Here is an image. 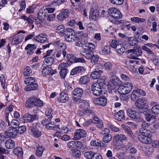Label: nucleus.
<instances>
[{"mask_svg": "<svg viewBox=\"0 0 159 159\" xmlns=\"http://www.w3.org/2000/svg\"><path fill=\"white\" fill-rule=\"evenodd\" d=\"M75 148H84L86 146L83 145L81 142L79 141H75Z\"/></svg>", "mask_w": 159, "mask_h": 159, "instance_id": "obj_64", "label": "nucleus"}, {"mask_svg": "<svg viewBox=\"0 0 159 159\" xmlns=\"http://www.w3.org/2000/svg\"><path fill=\"white\" fill-rule=\"evenodd\" d=\"M111 52L110 46L107 45L105 46L102 50L100 51V53L102 55L108 54Z\"/></svg>", "mask_w": 159, "mask_h": 159, "instance_id": "obj_35", "label": "nucleus"}, {"mask_svg": "<svg viewBox=\"0 0 159 159\" xmlns=\"http://www.w3.org/2000/svg\"><path fill=\"white\" fill-rule=\"evenodd\" d=\"M38 85L35 82L31 84H28L25 88L24 89L26 91L36 90L38 89Z\"/></svg>", "mask_w": 159, "mask_h": 159, "instance_id": "obj_18", "label": "nucleus"}, {"mask_svg": "<svg viewBox=\"0 0 159 159\" xmlns=\"http://www.w3.org/2000/svg\"><path fill=\"white\" fill-rule=\"evenodd\" d=\"M100 70H95L92 72L90 74V77L93 79H98L101 76L100 72H102Z\"/></svg>", "mask_w": 159, "mask_h": 159, "instance_id": "obj_29", "label": "nucleus"}, {"mask_svg": "<svg viewBox=\"0 0 159 159\" xmlns=\"http://www.w3.org/2000/svg\"><path fill=\"white\" fill-rule=\"evenodd\" d=\"M99 58V57L97 55L93 53L91 57L89 59H91V62L92 63L95 64L98 62Z\"/></svg>", "mask_w": 159, "mask_h": 159, "instance_id": "obj_49", "label": "nucleus"}, {"mask_svg": "<svg viewBox=\"0 0 159 159\" xmlns=\"http://www.w3.org/2000/svg\"><path fill=\"white\" fill-rule=\"evenodd\" d=\"M23 37L22 35H18L13 37V39L11 42L13 45L17 44L22 41Z\"/></svg>", "mask_w": 159, "mask_h": 159, "instance_id": "obj_24", "label": "nucleus"}, {"mask_svg": "<svg viewBox=\"0 0 159 159\" xmlns=\"http://www.w3.org/2000/svg\"><path fill=\"white\" fill-rule=\"evenodd\" d=\"M104 80L102 78L98 79L97 80V82L96 84L98 85L99 87L104 88V86L105 85L104 83Z\"/></svg>", "mask_w": 159, "mask_h": 159, "instance_id": "obj_50", "label": "nucleus"}, {"mask_svg": "<svg viewBox=\"0 0 159 159\" xmlns=\"http://www.w3.org/2000/svg\"><path fill=\"white\" fill-rule=\"evenodd\" d=\"M35 97H31L27 99L25 102V107L27 108H30L35 106Z\"/></svg>", "mask_w": 159, "mask_h": 159, "instance_id": "obj_15", "label": "nucleus"}, {"mask_svg": "<svg viewBox=\"0 0 159 159\" xmlns=\"http://www.w3.org/2000/svg\"><path fill=\"white\" fill-rule=\"evenodd\" d=\"M36 49L35 46L34 44H29L25 47V49L27 50L29 49V50L33 51L34 50Z\"/></svg>", "mask_w": 159, "mask_h": 159, "instance_id": "obj_57", "label": "nucleus"}, {"mask_svg": "<svg viewBox=\"0 0 159 159\" xmlns=\"http://www.w3.org/2000/svg\"><path fill=\"white\" fill-rule=\"evenodd\" d=\"M20 122L17 120L15 119L12 120L10 122V124L9 126H11V127L10 129H16L20 126Z\"/></svg>", "mask_w": 159, "mask_h": 159, "instance_id": "obj_31", "label": "nucleus"}, {"mask_svg": "<svg viewBox=\"0 0 159 159\" xmlns=\"http://www.w3.org/2000/svg\"><path fill=\"white\" fill-rule=\"evenodd\" d=\"M60 74L61 78H64L66 77L67 74V69H61Z\"/></svg>", "mask_w": 159, "mask_h": 159, "instance_id": "obj_63", "label": "nucleus"}, {"mask_svg": "<svg viewBox=\"0 0 159 159\" xmlns=\"http://www.w3.org/2000/svg\"><path fill=\"white\" fill-rule=\"evenodd\" d=\"M20 18L21 19L26 20L29 24L31 25L33 24V18L32 16H29L28 17L25 16H23Z\"/></svg>", "mask_w": 159, "mask_h": 159, "instance_id": "obj_42", "label": "nucleus"}, {"mask_svg": "<svg viewBox=\"0 0 159 159\" xmlns=\"http://www.w3.org/2000/svg\"><path fill=\"white\" fill-rule=\"evenodd\" d=\"M151 112L152 114L155 115L159 114V104L152 107L151 108Z\"/></svg>", "mask_w": 159, "mask_h": 159, "instance_id": "obj_45", "label": "nucleus"}, {"mask_svg": "<svg viewBox=\"0 0 159 159\" xmlns=\"http://www.w3.org/2000/svg\"><path fill=\"white\" fill-rule=\"evenodd\" d=\"M83 93V90L80 88H75L73 92V94L74 96H76L78 98V99H80Z\"/></svg>", "mask_w": 159, "mask_h": 159, "instance_id": "obj_25", "label": "nucleus"}, {"mask_svg": "<svg viewBox=\"0 0 159 159\" xmlns=\"http://www.w3.org/2000/svg\"><path fill=\"white\" fill-rule=\"evenodd\" d=\"M118 10L114 7H110L109 8L108 10V13L111 14V15L112 16V15H113V14H115V13L117 12V11H118Z\"/></svg>", "mask_w": 159, "mask_h": 159, "instance_id": "obj_60", "label": "nucleus"}, {"mask_svg": "<svg viewBox=\"0 0 159 159\" xmlns=\"http://www.w3.org/2000/svg\"><path fill=\"white\" fill-rule=\"evenodd\" d=\"M53 114V109L51 108H49L45 112V115L48 118H52Z\"/></svg>", "mask_w": 159, "mask_h": 159, "instance_id": "obj_51", "label": "nucleus"}, {"mask_svg": "<svg viewBox=\"0 0 159 159\" xmlns=\"http://www.w3.org/2000/svg\"><path fill=\"white\" fill-rule=\"evenodd\" d=\"M112 17L116 19H121L122 17V14L118 10L117 11V12H116V13H115V14H113Z\"/></svg>", "mask_w": 159, "mask_h": 159, "instance_id": "obj_59", "label": "nucleus"}, {"mask_svg": "<svg viewBox=\"0 0 159 159\" xmlns=\"http://www.w3.org/2000/svg\"><path fill=\"white\" fill-rule=\"evenodd\" d=\"M52 118H48V119H45L44 120H43L42 121V123L43 125H46L48 124H50V125H54V124H53V122H51V119ZM54 122H53V123Z\"/></svg>", "mask_w": 159, "mask_h": 159, "instance_id": "obj_56", "label": "nucleus"}, {"mask_svg": "<svg viewBox=\"0 0 159 159\" xmlns=\"http://www.w3.org/2000/svg\"><path fill=\"white\" fill-rule=\"evenodd\" d=\"M89 80V78L87 75L81 77L79 83L80 84H87Z\"/></svg>", "mask_w": 159, "mask_h": 159, "instance_id": "obj_41", "label": "nucleus"}, {"mask_svg": "<svg viewBox=\"0 0 159 159\" xmlns=\"http://www.w3.org/2000/svg\"><path fill=\"white\" fill-rule=\"evenodd\" d=\"M145 119L147 121H150L152 119H155V116L153 115L149 114L148 113L146 114L145 115Z\"/></svg>", "mask_w": 159, "mask_h": 159, "instance_id": "obj_54", "label": "nucleus"}, {"mask_svg": "<svg viewBox=\"0 0 159 159\" xmlns=\"http://www.w3.org/2000/svg\"><path fill=\"white\" fill-rule=\"evenodd\" d=\"M29 132L31 135L37 138H39L42 134V132L37 129L34 124L29 127Z\"/></svg>", "mask_w": 159, "mask_h": 159, "instance_id": "obj_2", "label": "nucleus"}, {"mask_svg": "<svg viewBox=\"0 0 159 159\" xmlns=\"http://www.w3.org/2000/svg\"><path fill=\"white\" fill-rule=\"evenodd\" d=\"M35 106L42 107L43 105V102L35 97Z\"/></svg>", "mask_w": 159, "mask_h": 159, "instance_id": "obj_58", "label": "nucleus"}, {"mask_svg": "<svg viewBox=\"0 0 159 159\" xmlns=\"http://www.w3.org/2000/svg\"><path fill=\"white\" fill-rule=\"evenodd\" d=\"M56 72V70H52L50 67H48L47 66L44 67L42 71V75L44 76L47 75H52L55 74Z\"/></svg>", "mask_w": 159, "mask_h": 159, "instance_id": "obj_9", "label": "nucleus"}, {"mask_svg": "<svg viewBox=\"0 0 159 159\" xmlns=\"http://www.w3.org/2000/svg\"><path fill=\"white\" fill-rule=\"evenodd\" d=\"M117 91L120 94H126L129 92L124 85L119 86L117 89Z\"/></svg>", "mask_w": 159, "mask_h": 159, "instance_id": "obj_38", "label": "nucleus"}, {"mask_svg": "<svg viewBox=\"0 0 159 159\" xmlns=\"http://www.w3.org/2000/svg\"><path fill=\"white\" fill-rule=\"evenodd\" d=\"M63 34L64 36L69 35H75V31L72 28H67L63 32Z\"/></svg>", "mask_w": 159, "mask_h": 159, "instance_id": "obj_30", "label": "nucleus"}, {"mask_svg": "<svg viewBox=\"0 0 159 159\" xmlns=\"http://www.w3.org/2000/svg\"><path fill=\"white\" fill-rule=\"evenodd\" d=\"M31 72L30 67L29 66H26L24 69L23 74L24 75L27 76L29 75L31 73Z\"/></svg>", "mask_w": 159, "mask_h": 159, "instance_id": "obj_62", "label": "nucleus"}, {"mask_svg": "<svg viewBox=\"0 0 159 159\" xmlns=\"http://www.w3.org/2000/svg\"><path fill=\"white\" fill-rule=\"evenodd\" d=\"M126 112L129 117L135 119L136 122H141L143 120L139 112H136L130 108H128L127 109Z\"/></svg>", "mask_w": 159, "mask_h": 159, "instance_id": "obj_1", "label": "nucleus"}, {"mask_svg": "<svg viewBox=\"0 0 159 159\" xmlns=\"http://www.w3.org/2000/svg\"><path fill=\"white\" fill-rule=\"evenodd\" d=\"M111 139V134H107L104 135L102 140L103 143H108Z\"/></svg>", "mask_w": 159, "mask_h": 159, "instance_id": "obj_46", "label": "nucleus"}, {"mask_svg": "<svg viewBox=\"0 0 159 159\" xmlns=\"http://www.w3.org/2000/svg\"><path fill=\"white\" fill-rule=\"evenodd\" d=\"M53 44L54 46L59 47V50H61V49L66 50L67 48L66 44L64 43L61 42L60 40L54 42Z\"/></svg>", "mask_w": 159, "mask_h": 159, "instance_id": "obj_26", "label": "nucleus"}, {"mask_svg": "<svg viewBox=\"0 0 159 159\" xmlns=\"http://www.w3.org/2000/svg\"><path fill=\"white\" fill-rule=\"evenodd\" d=\"M44 150V148L41 146H39L37 148L36 151V156L39 157H40L42 156L43 151Z\"/></svg>", "mask_w": 159, "mask_h": 159, "instance_id": "obj_43", "label": "nucleus"}, {"mask_svg": "<svg viewBox=\"0 0 159 159\" xmlns=\"http://www.w3.org/2000/svg\"><path fill=\"white\" fill-rule=\"evenodd\" d=\"M124 86L129 92L131 91L133 88V84L131 83L128 82L124 84Z\"/></svg>", "mask_w": 159, "mask_h": 159, "instance_id": "obj_61", "label": "nucleus"}, {"mask_svg": "<svg viewBox=\"0 0 159 159\" xmlns=\"http://www.w3.org/2000/svg\"><path fill=\"white\" fill-rule=\"evenodd\" d=\"M116 52L120 54H122L125 51V49L124 47L121 44H120L116 47Z\"/></svg>", "mask_w": 159, "mask_h": 159, "instance_id": "obj_37", "label": "nucleus"}, {"mask_svg": "<svg viewBox=\"0 0 159 159\" xmlns=\"http://www.w3.org/2000/svg\"><path fill=\"white\" fill-rule=\"evenodd\" d=\"M94 152L93 151H88L85 153L84 156L87 159H92L93 158Z\"/></svg>", "mask_w": 159, "mask_h": 159, "instance_id": "obj_47", "label": "nucleus"}, {"mask_svg": "<svg viewBox=\"0 0 159 159\" xmlns=\"http://www.w3.org/2000/svg\"><path fill=\"white\" fill-rule=\"evenodd\" d=\"M99 86L94 84L92 86V90L93 94L95 96L99 95L102 92V89L103 88L99 87Z\"/></svg>", "mask_w": 159, "mask_h": 159, "instance_id": "obj_12", "label": "nucleus"}, {"mask_svg": "<svg viewBox=\"0 0 159 159\" xmlns=\"http://www.w3.org/2000/svg\"><path fill=\"white\" fill-rule=\"evenodd\" d=\"M24 122L29 123L33 121L39 119L38 115H31L29 113H26L23 116Z\"/></svg>", "mask_w": 159, "mask_h": 159, "instance_id": "obj_3", "label": "nucleus"}, {"mask_svg": "<svg viewBox=\"0 0 159 159\" xmlns=\"http://www.w3.org/2000/svg\"><path fill=\"white\" fill-rule=\"evenodd\" d=\"M64 37L66 40L68 42H72L74 41H77L79 39V37H76L75 35L64 36Z\"/></svg>", "mask_w": 159, "mask_h": 159, "instance_id": "obj_34", "label": "nucleus"}, {"mask_svg": "<svg viewBox=\"0 0 159 159\" xmlns=\"http://www.w3.org/2000/svg\"><path fill=\"white\" fill-rule=\"evenodd\" d=\"M142 54V50L139 46L137 45L134 48L133 53L132 54L133 59H138V58L137 57L141 56Z\"/></svg>", "mask_w": 159, "mask_h": 159, "instance_id": "obj_8", "label": "nucleus"}, {"mask_svg": "<svg viewBox=\"0 0 159 159\" xmlns=\"http://www.w3.org/2000/svg\"><path fill=\"white\" fill-rule=\"evenodd\" d=\"M69 11L66 9L62 10L59 15L57 16V18L60 20H62L67 18L69 15Z\"/></svg>", "mask_w": 159, "mask_h": 159, "instance_id": "obj_14", "label": "nucleus"}, {"mask_svg": "<svg viewBox=\"0 0 159 159\" xmlns=\"http://www.w3.org/2000/svg\"><path fill=\"white\" fill-rule=\"evenodd\" d=\"M119 81L116 76L111 77V81L109 83L108 87L111 90L114 91H116L117 87L119 85Z\"/></svg>", "mask_w": 159, "mask_h": 159, "instance_id": "obj_4", "label": "nucleus"}, {"mask_svg": "<svg viewBox=\"0 0 159 159\" xmlns=\"http://www.w3.org/2000/svg\"><path fill=\"white\" fill-rule=\"evenodd\" d=\"M115 119L120 121L124 120L125 119V116L123 110H121L119 111L114 115Z\"/></svg>", "mask_w": 159, "mask_h": 159, "instance_id": "obj_17", "label": "nucleus"}, {"mask_svg": "<svg viewBox=\"0 0 159 159\" xmlns=\"http://www.w3.org/2000/svg\"><path fill=\"white\" fill-rule=\"evenodd\" d=\"M139 132L141 134L139 136L152 137V132L149 129L146 128H141L139 129Z\"/></svg>", "mask_w": 159, "mask_h": 159, "instance_id": "obj_16", "label": "nucleus"}, {"mask_svg": "<svg viewBox=\"0 0 159 159\" xmlns=\"http://www.w3.org/2000/svg\"><path fill=\"white\" fill-rule=\"evenodd\" d=\"M128 39V42L129 44L131 46H134L138 43V40L136 38L134 37H127Z\"/></svg>", "mask_w": 159, "mask_h": 159, "instance_id": "obj_36", "label": "nucleus"}, {"mask_svg": "<svg viewBox=\"0 0 159 159\" xmlns=\"http://www.w3.org/2000/svg\"><path fill=\"white\" fill-rule=\"evenodd\" d=\"M86 135V131L82 129H76L74 134V140H77L81 139L82 138L85 137Z\"/></svg>", "mask_w": 159, "mask_h": 159, "instance_id": "obj_6", "label": "nucleus"}, {"mask_svg": "<svg viewBox=\"0 0 159 159\" xmlns=\"http://www.w3.org/2000/svg\"><path fill=\"white\" fill-rule=\"evenodd\" d=\"M33 40L36 42L43 43L46 41L47 40V39L46 37L45 34H41L34 37L33 38Z\"/></svg>", "mask_w": 159, "mask_h": 159, "instance_id": "obj_20", "label": "nucleus"}, {"mask_svg": "<svg viewBox=\"0 0 159 159\" xmlns=\"http://www.w3.org/2000/svg\"><path fill=\"white\" fill-rule=\"evenodd\" d=\"M26 128L25 125L19 126L18 127L17 132L20 134H23L26 130Z\"/></svg>", "mask_w": 159, "mask_h": 159, "instance_id": "obj_52", "label": "nucleus"}, {"mask_svg": "<svg viewBox=\"0 0 159 159\" xmlns=\"http://www.w3.org/2000/svg\"><path fill=\"white\" fill-rule=\"evenodd\" d=\"M83 48H86L88 50H91L93 51L95 49V46L94 44L92 43H86L83 45Z\"/></svg>", "mask_w": 159, "mask_h": 159, "instance_id": "obj_40", "label": "nucleus"}, {"mask_svg": "<svg viewBox=\"0 0 159 159\" xmlns=\"http://www.w3.org/2000/svg\"><path fill=\"white\" fill-rule=\"evenodd\" d=\"M120 43L119 41H118L116 40H113L112 41V42L110 44V47L116 48V47L118 45L120 44Z\"/></svg>", "mask_w": 159, "mask_h": 159, "instance_id": "obj_55", "label": "nucleus"}, {"mask_svg": "<svg viewBox=\"0 0 159 159\" xmlns=\"http://www.w3.org/2000/svg\"><path fill=\"white\" fill-rule=\"evenodd\" d=\"M92 122L97 124V126L98 128H101L102 127L103 125L102 121L99 119L96 116H93L92 118Z\"/></svg>", "mask_w": 159, "mask_h": 159, "instance_id": "obj_32", "label": "nucleus"}, {"mask_svg": "<svg viewBox=\"0 0 159 159\" xmlns=\"http://www.w3.org/2000/svg\"><path fill=\"white\" fill-rule=\"evenodd\" d=\"M93 102L95 104L104 106L106 104L107 100L105 97H102L94 99Z\"/></svg>", "mask_w": 159, "mask_h": 159, "instance_id": "obj_10", "label": "nucleus"}, {"mask_svg": "<svg viewBox=\"0 0 159 159\" xmlns=\"http://www.w3.org/2000/svg\"><path fill=\"white\" fill-rule=\"evenodd\" d=\"M88 36V33H85L84 34L80 37V40L81 42L84 45V44H85L87 42V37Z\"/></svg>", "mask_w": 159, "mask_h": 159, "instance_id": "obj_53", "label": "nucleus"}, {"mask_svg": "<svg viewBox=\"0 0 159 159\" xmlns=\"http://www.w3.org/2000/svg\"><path fill=\"white\" fill-rule=\"evenodd\" d=\"M35 82V79L32 77H29L27 79H26L24 81L25 83L27 85L28 84H31Z\"/></svg>", "mask_w": 159, "mask_h": 159, "instance_id": "obj_48", "label": "nucleus"}, {"mask_svg": "<svg viewBox=\"0 0 159 159\" xmlns=\"http://www.w3.org/2000/svg\"><path fill=\"white\" fill-rule=\"evenodd\" d=\"M127 138L126 135L122 134L115 135L113 139V142L115 144H116L117 142L119 141L122 142L127 140Z\"/></svg>", "mask_w": 159, "mask_h": 159, "instance_id": "obj_7", "label": "nucleus"}, {"mask_svg": "<svg viewBox=\"0 0 159 159\" xmlns=\"http://www.w3.org/2000/svg\"><path fill=\"white\" fill-rule=\"evenodd\" d=\"M151 137L138 136V138L139 140L142 143L146 144H149L150 143L152 142V139L151 138Z\"/></svg>", "mask_w": 159, "mask_h": 159, "instance_id": "obj_22", "label": "nucleus"}, {"mask_svg": "<svg viewBox=\"0 0 159 159\" xmlns=\"http://www.w3.org/2000/svg\"><path fill=\"white\" fill-rule=\"evenodd\" d=\"M69 98L68 95L62 92L60 93L59 97L57 98V100L60 102L64 103L67 101Z\"/></svg>", "mask_w": 159, "mask_h": 159, "instance_id": "obj_19", "label": "nucleus"}, {"mask_svg": "<svg viewBox=\"0 0 159 159\" xmlns=\"http://www.w3.org/2000/svg\"><path fill=\"white\" fill-rule=\"evenodd\" d=\"M66 53L67 52L65 49L58 50L57 51L56 56L57 58L61 57V58H64Z\"/></svg>", "mask_w": 159, "mask_h": 159, "instance_id": "obj_28", "label": "nucleus"}, {"mask_svg": "<svg viewBox=\"0 0 159 159\" xmlns=\"http://www.w3.org/2000/svg\"><path fill=\"white\" fill-rule=\"evenodd\" d=\"M81 54L85 57L88 59H89L91 57L92 55L94 53L91 50H88L87 48H83L81 51Z\"/></svg>", "mask_w": 159, "mask_h": 159, "instance_id": "obj_11", "label": "nucleus"}, {"mask_svg": "<svg viewBox=\"0 0 159 159\" xmlns=\"http://www.w3.org/2000/svg\"><path fill=\"white\" fill-rule=\"evenodd\" d=\"M85 70L84 67L82 66H78L74 68L71 71L70 75H74L76 74L84 72Z\"/></svg>", "mask_w": 159, "mask_h": 159, "instance_id": "obj_23", "label": "nucleus"}, {"mask_svg": "<svg viewBox=\"0 0 159 159\" xmlns=\"http://www.w3.org/2000/svg\"><path fill=\"white\" fill-rule=\"evenodd\" d=\"M14 153L18 157L22 158V156L23 154V152L21 147H18L13 150Z\"/></svg>", "mask_w": 159, "mask_h": 159, "instance_id": "obj_27", "label": "nucleus"}, {"mask_svg": "<svg viewBox=\"0 0 159 159\" xmlns=\"http://www.w3.org/2000/svg\"><path fill=\"white\" fill-rule=\"evenodd\" d=\"M47 11L45 10L44 7L39 10L38 13V18L35 19L36 20H39V21H37V22H38L39 23H41L42 22V20L46 17V16L48 15L47 13Z\"/></svg>", "mask_w": 159, "mask_h": 159, "instance_id": "obj_5", "label": "nucleus"}, {"mask_svg": "<svg viewBox=\"0 0 159 159\" xmlns=\"http://www.w3.org/2000/svg\"><path fill=\"white\" fill-rule=\"evenodd\" d=\"M5 145L7 148L11 149L15 146V143L12 140L9 139L6 141Z\"/></svg>", "mask_w": 159, "mask_h": 159, "instance_id": "obj_33", "label": "nucleus"}, {"mask_svg": "<svg viewBox=\"0 0 159 159\" xmlns=\"http://www.w3.org/2000/svg\"><path fill=\"white\" fill-rule=\"evenodd\" d=\"M9 130L10 131H7L5 132L4 133L5 135L10 138H15L18 134L17 129H13L12 128L10 129Z\"/></svg>", "mask_w": 159, "mask_h": 159, "instance_id": "obj_13", "label": "nucleus"}, {"mask_svg": "<svg viewBox=\"0 0 159 159\" xmlns=\"http://www.w3.org/2000/svg\"><path fill=\"white\" fill-rule=\"evenodd\" d=\"M130 20L134 23H140L141 22H144L145 20L143 18H140L138 17H131Z\"/></svg>", "mask_w": 159, "mask_h": 159, "instance_id": "obj_44", "label": "nucleus"}, {"mask_svg": "<svg viewBox=\"0 0 159 159\" xmlns=\"http://www.w3.org/2000/svg\"><path fill=\"white\" fill-rule=\"evenodd\" d=\"M44 63L48 64L47 66H48V67L49 66L52 65L54 62V59L50 57H48L47 58H46L43 61Z\"/></svg>", "mask_w": 159, "mask_h": 159, "instance_id": "obj_39", "label": "nucleus"}, {"mask_svg": "<svg viewBox=\"0 0 159 159\" xmlns=\"http://www.w3.org/2000/svg\"><path fill=\"white\" fill-rule=\"evenodd\" d=\"M99 13L97 9L94 10L90 12L89 18L91 20L97 21L98 18Z\"/></svg>", "mask_w": 159, "mask_h": 159, "instance_id": "obj_21", "label": "nucleus"}]
</instances>
